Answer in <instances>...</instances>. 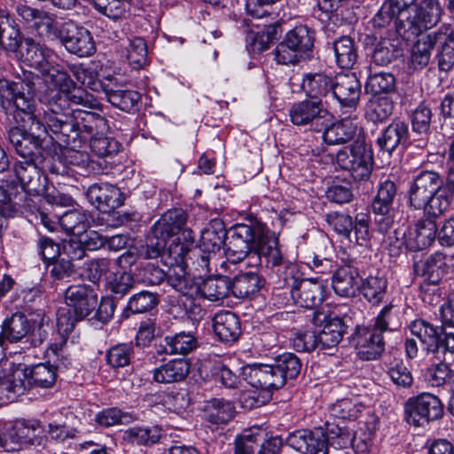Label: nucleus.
Here are the masks:
<instances>
[{"label": "nucleus", "instance_id": "obj_1", "mask_svg": "<svg viewBox=\"0 0 454 454\" xmlns=\"http://www.w3.org/2000/svg\"><path fill=\"white\" fill-rule=\"evenodd\" d=\"M0 104L15 122L9 130L10 142L24 160L33 159L35 150L42 147L47 137L46 128L35 115L34 82L0 79Z\"/></svg>", "mask_w": 454, "mask_h": 454}, {"label": "nucleus", "instance_id": "obj_2", "mask_svg": "<svg viewBox=\"0 0 454 454\" xmlns=\"http://www.w3.org/2000/svg\"><path fill=\"white\" fill-rule=\"evenodd\" d=\"M451 201V192L438 172L419 170L413 174L408 190L410 207L423 210L427 216L439 217L448 211Z\"/></svg>", "mask_w": 454, "mask_h": 454}, {"label": "nucleus", "instance_id": "obj_3", "mask_svg": "<svg viewBox=\"0 0 454 454\" xmlns=\"http://www.w3.org/2000/svg\"><path fill=\"white\" fill-rule=\"evenodd\" d=\"M23 43L25 47L23 55L26 61L31 67L40 70L46 82L59 86L62 91L67 92L74 87V82L67 73L53 66L56 54L51 49L36 43L30 37L25 38Z\"/></svg>", "mask_w": 454, "mask_h": 454}, {"label": "nucleus", "instance_id": "obj_4", "mask_svg": "<svg viewBox=\"0 0 454 454\" xmlns=\"http://www.w3.org/2000/svg\"><path fill=\"white\" fill-rule=\"evenodd\" d=\"M275 369L273 364L254 365L247 369L245 372L247 382L251 387L260 389L264 395L261 398L260 394L256 395L255 392L245 394L242 400L245 407L253 409L264 404L271 391L284 386L283 378Z\"/></svg>", "mask_w": 454, "mask_h": 454}, {"label": "nucleus", "instance_id": "obj_5", "mask_svg": "<svg viewBox=\"0 0 454 454\" xmlns=\"http://www.w3.org/2000/svg\"><path fill=\"white\" fill-rule=\"evenodd\" d=\"M66 103V98L59 95V91H55L51 100L43 108L42 120L37 114L35 115L46 128L47 137L51 136L49 133L51 132L55 136L52 139H56L59 143L67 144L70 133L75 132V130L71 117L63 112V106Z\"/></svg>", "mask_w": 454, "mask_h": 454}, {"label": "nucleus", "instance_id": "obj_6", "mask_svg": "<svg viewBox=\"0 0 454 454\" xmlns=\"http://www.w3.org/2000/svg\"><path fill=\"white\" fill-rule=\"evenodd\" d=\"M337 164L350 173L356 181H365L371 176L373 156L370 148L360 141H356L350 147L340 150L336 155Z\"/></svg>", "mask_w": 454, "mask_h": 454}, {"label": "nucleus", "instance_id": "obj_7", "mask_svg": "<svg viewBox=\"0 0 454 454\" xmlns=\"http://www.w3.org/2000/svg\"><path fill=\"white\" fill-rule=\"evenodd\" d=\"M391 306L384 307L378 315L372 329L359 330L356 338V346L359 357L363 360H375L384 351L382 332L387 329V316Z\"/></svg>", "mask_w": 454, "mask_h": 454}, {"label": "nucleus", "instance_id": "obj_8", "mask_svg": "<svg viewBox=\"0 0 454 454\" xmlns=\"http://www.w3.org/2000/svg\"><path fill=\"white\" fill-rule=\"evenodd\" d=\"M289 118L295 126H309L317 132H321L327 121L333 120L328 110V102L305 99L294 103L289 109Z\"/></svg>", "mask_w": 454, "mask_h": 454}, {"label": "nucleus", "instance_id": "obj_9", "mask_svg": "<svg viewBox=\"0 0 454 454\" xmlns=\"http://www.w3.org/2000/svg\"><path fill=\"white\" fill-rule=\"evenodd\" d=\"M405 413L408 423L422 427L442 419L444 410L438 396L425 392L406 402Z\"/></svg>", "mask_w": 454, "mask_h": 454}, {"label": "nucleus", "instance_id": "obj_10", "mask_svg": "<svg viewBox=\"0 0 454 454\" xmlns=\"http://www.w3.org/2000/svg\"><path fill=\"white\" fill-rule=\"evenodd\" d=\"M396 194L395 184L387 179L380 184L377 195L372 201L375 223L382 233H387L394 226L395 215L394 204Z\"/></svg>", "mask_w": 454, "mask_h": 454}, {"label": "nucleus", "instance_id": "obj_11", "mask_svg": "<svg viewBox=\"0 0 454 454\" xmlns=\"http://www.w3.org/2000/svg\"><path fill=\"white\" fill-rule=\"evenodd\" d=\"M401 12L389 0H385L372 19L374 27L383 28L395 22L397 35L405 41H411L421 35L412 22L401 21Z\"/></svg>", "mask_w": 454, "mask_h": 454}, {"label": "nucleus", "instance_id": "obj_12", "mask_svg": "<svg viewBox=\"0 0 454 454\" xmlns=\"http://www.w3.org/2000/svg\"><path fill=\"white\" fill-rule=\"evenodd\" d=\"M60 43L69 53L81 58L89 57L96 51L90 32L71 20L67 21V27Z\"/></svg>", "mask_w": 454, "mask_h": 454}, {"label": "nucleus", "instance_id": "obj_13", "mask_svg": "<svg viewBox=\"0 0 454 454\" xmlns=\"http://www.w3.org/2000/svg\"><path fill=\"white\" fill-rule=\"evenodd\" d=\"M86 196L99 211L110 212L123 205L125 197L121 190L108 183H97L89 186Z\"/></svg>", "mask_w": 454, "mask_h": 454}, {"label": "nucleus", "instance_id": "obj_14", "mask_svg": "<svg viewBox=\"0 0 454 454\" xmlns=\"http://www.w3.org/2000/svg\"><path fill=\"white\" fill-rule=\"evenodd\" d=\"M361 95V84L354 73L338 74L333 80L331 99L342 107H356Z\"/></svg>", "mask_w": 454, "mask_h": 454}, {"label": "nucleus", "instance_id": "obj_15", "mask_svg": "<svg viewBox=\"0 0 454 454\" xmlns=\"http://www.w3.org/2000/svg\"><path fill=\"white\" fill-rule=\"evenodd\" d=\"M286 442L288 446L302 454H327L326 437L319 430H297L289 434Z\"/></svg>", "mask_w": 454, "mask_h": 454}, {"label": "nucleus", "instance_id": "obj_16", "mask_svg": "<svg viewBox=\"0 0 454 454\" xmlns=\"http://www.w3.org/2000/svg\"><path fill=\"white\" fill-rule=\"evenodd\" d=\"M106 98L114 107L127 113H134L138 110L141 95L132 90H125L116 78H107V84L102 92Z\"/></svg>", "mask_w": 454, "mask_h": 454}, {"label": "nucleus", "instance_id": "obj_17", "mask_svg": "<svg viewBox=\"0 0 454 454\" xmlns=\"http://www.w3.org/2000/svg\"><path fill=\"white\" fill-rule=\"evenodd\" d=\"M66 305L76 311L79 317H88L98 305V296L88 285L70 286L65 293Z\"/></svg>", "mask_w": 454, "mask_h": 454}, {"label": "nucleus", "instance_id": "obj_18", "mask_svg": "<svg viewBox=\"0 0 454 454\" xmlns=\"http://www.w3.org/2000/svg\"><path fill=\"white\" fill-rule=\"evenodd\" d=\"M291 296L296 305L312 309L325 300V287L319 281L305 278L292 288Z\"/></svg>", "mask_w": 454, "mask_h": 454}, {"label": "nucleus", "instance_id": "obj_19", "mask_svg": "<svg viewBox=\"0 0 454 454\" xmlns=\"http://www.w3.org/2000/svg\"><path fill=\"white\" fill-rule=\"evenodd\" d=\"M436 217L419 219L413 229H411L406 237V248L411 251H419L429 247L434 241L437 232Z\"/></svg>", "mask_w": 454, "mask_h": 454}, {"label": "nucleus", "instance_id": "obj_20", "mask_svg": "<svg viewBox=\"0 0 454 454\" xmlns=\"http://www.w3.org/2000/svg\"><path fill=\"white\" fill-rule=\"evenodd\" d=\"M312 323L316 326H323L318 332L319 343L322 348H331L337 346L342 340L344 325L338 317L327 319L324 312L313 313Z\"/></svg>", "mask_w": 454, "mask_h": 454}, {"label": "nucleus", "instance_id": "obj_21", "mask_svg": "<svg viewBox=\"0 0 454 454\" xmlns=\"http://www.w3.org/2000/svg\"><path fill=\"white\" fill-rule=\"evenodd\" d=\"M38 423L26 420H17L4 435V450L12 452L23 446L31 444L36 437Z\"/></svg>", "mask_w": 454, "mask_h": 454}, {"label": "nucleus", "instance_id": "obj_22", "mask_svg": "<svg viewBox=\"0 0 454 454\" xmlns=\"http://www.w3.org/2000/svg\"><path fill=\"white\" fill-rule=\"evenodd\" d=\"M187 222V214L182 208L168 210L152 226V233L155 238L166 241L172 236L177 235Z\"/></svg>", "mask_w": 454, "mask_h": 454}, {"label": "nucleus", "instance_id": "obj_23", "mask_svg": "<svg viewBox=\"0 0 454 454\" xmlns=\"http://www.w3.org/2000/svg\"><path fill=\"white\" fill-rule=\"evenodd\" d=\"M361 278L356 268L351 265L339 267L332 278L334 292L342 297H353L360 290Z\"/></svg>", "mask_w": 454, "mask_h": 454}, {"label": "nucleus", "instance_id": "obj_24", "mask_svg": "<svg viewBox=\"0 0 454 454\" xmlns=\"http://www.w3.org/2000/svg\"><path fill=\"white\" fill-rule=\"evenodd\" d=\"M63 249L69 259L60 258L51 262L50 274L54 281H63L73 276L75 273V266L73 261L82 259L85 254L80 244L75 242L65 245Z\"/></svg>", "mask_w": 454, "mask_h": 454}, {"label": "nucleus", "instance_id": "obj_25", "mask_svg": "<svg viewBox=\"0 0 454 454\" xmlns=\"http://www.w3.org/2000/svg\"><path fill=\"white\" fill-rule=\"evenodd\" d=\"M447 267V256L439 252L415 262L413 265L415 274L425 278L427 281L432 284H436L441 280L446 273Z\"/></svg>", "mask_w": 454, "mask_h": 454}, {"label": "nucleus", "instance_id": "obj_26", "mask_svg": "<svg viewBox=\"0 0 454 454\" xmlns=\"http://www.w3.org/2000/svg\"><path fill=\"white\" fill-rule=\"evenodd\" d=\"M333 80L324 73L307 74L302 80V89L313 100H322L330 104Z\"/></svg>", "mask_w": 454, "mask_h": 454}, {"label": "nucleus", "instance_id": "obj_27", "mask_svg": "<svg viewBox=\"0 0 454 454\" xmlns=\"http://www.w3.org/2000/svg\"><path fill=\"white\" fill-rule=\"evenodd\" d=\"M213 330L215 335L223 342H235L240 333L239 317L231 311H221L213 318Z\"/></svg>", "mask_w": 454, "mask_h": 454}, {"label": "nucleus", "instance_id": "obj_28", "mask_svg": "<svg viewBox=\"0 0 454 454\" xmlns=\"http://www.w3.org/2000/svg\"><path fill=\"white\" fill-rule=\"evenodd\" d=\"M356 129V124L349 119H344L336 122H333V120L327 121L322 129V138L329 145L345 144L354 137Z\"/></svg>", "mask_w": 454, "mask_h": 454}, {"label": "nucleus", "instance_id": "obj_29", "mask_svg": "<svg viewBox=\"0 0 454 454\" xmlns=\"http://www.w3.org/2000/svg\"><path fill=\"white\" fill-rule=\"evenodd\" d=\"M226 238L224 223L219 218H215L201 231L200 247L204 252L216 254L224 245Z\"/></svg>", "mask_w": 454, "mask_h": 454}, {"label": "nucleus", "instance_id": "obj_30", "mask_svg": "<svg viewBox=\"0 0 454 454\" xmlns=\"http://www.w3.org/2000/svg\"><path fill=\"white\" fill-rule=\"evenodd\" d=\"M409 137L408 125L403 121H393L378 137L377 144L383 153L390 155L399 145L406 143Z\"/></svg>", "mask_w": 454, "mask_h": 454}, {"label": "nucleus", "instance_id": "obj_31", "mask_svg": "<svg viewBox=\"0 0 454 454\" xmlns=\"http://www.w3.org/2000/svg\"><path fill=\"white\" fill-rule=\"evenodd\" d=\"M191 364L184 358L171 359L153 371V379L159 383H175L184 380L189 374Z\"/></svg>", "mask_w": 454, "mask_h": 454}, {"label": "nucleus", "instance_id": "obj_32", "mask_svg": "<svg viewBox=\"0 0 454 454\" xmlns=\"http://www.w3.org/2000/svg\"><path fill=\"white\" fill-rule=\"evenodd\" d=\"M23 41L20 31L11 20L9 12L0 8V50L17 52Z\"/></svg>", "mask_w": 454, "mask_h": 454}, {"label": "nucleus", "instance_id": "obj_33", "mask_svg": "<svg viewBox=\"0 0 454 454\" xmlns=\"http://www.w3.org/2000/svg\"><path fill=\"white\" fill-rule=\"evenodd\" d=\"M435 44H439L437 54L439 68L448 71L454 66V30L442 26L434 32Z\"/></svg>", "mask_w": 454, "mask_h": 454}, {"label": "nucleus", "instance_id": "obj_34", "mask_svg": "<svg viewBox=\"0 0 454 454\" xmlns=\"http://www.w3.org/2000/svg\"><path fill=\"white\" fill-rule=\"evenodd\" d=\"M270 445V442L264 444L262 434L247 432L236 437L234 454H277Z\"/></svg>", "mask_w": 454, "mask_h": 454}, {"label": "nucleus", "instance_id": "obj_35", "mask_svg": "<svg viewBox=\"0 0 454 454\" xmlns=\"http://www.w3.org/2000/svg\"><path fill=\"white\" fill-rule=\"evenodd\" d=\"M67 27V21L58 19L53 14L43 12L35 27L37 35L49 42L60 41Z\"/></svg>", "mask_w": 454, "mask_h": 454}, {"label": "nucleus", "instance_id": "obj_36", "mask_svg": "<svg viewBox=\"0 0 454 454\" xmlns=\"http://www.w3.org/2000/svg\"><path fill=\"white\" fill-rule=\"evenodd\" d=\"M73 112L75 121L74 129L79 133H86L92 137L99 135V132H103L106 127V119L98 114L81 108L74 109Z\"/></svg>", "mask_w": 454, "mask_h": 454}, {"label": "nucleus", "instance_id": "obj_37", "mask_svg": "<svg viewBox=\"0 0 454 454\" xmlns=\"http://www.w3.org/2000/svg\"><path fill=\"white\" fill-rule=\"evenodd\" d=\"M231 290V280L220 274L205 279L200 286H198V292L211 301H222L227 297Z\"/></svg>", "mask_w": 454, "mask_h": 454}, {"label": "nucleus", "instance_id": "obj_38", "mask_svg": "<svg viewBox=\"0 0 454 454\" xmlns=\"http://www.w3.org/2000/svg\"><path fill=\"white\" fill-rule=\"evenodd\" d=\"M30 387L27 369L17 370L1 382L0 390L8 401L13 402L18 396L24 395Z\"/></svg>", "mask_w": 454, "mask_h": 454}, {"label": "nucleus", "instance_id": "obj_39", "mask_svg": "<svg viewBox=\"0 0 454 454\" xmlns=\"http://www.w3.org/2000/svg\"><path fill=\"white\" fill-rule=\"evenodd\" d=\"M30 331L29 321L22 313H15L2 324L1 336L11 342L20 341Z\"/></svg>", "mask_w": 454, "mask_h": 454}, {"label": "nucleus", "instance_id": "obj_40", "mask_svg": "<svg viewBox=\"0 0 454 454\" xmlns=\"http://www.w3.org/2000/svg\"><path fill=\"white\" fill-rule=\"evenodd\" d=\"M263 285L262 278L254 272H247L238 275L231 282V292L237 298H248L262 288Z\"/></svg>", "mask_w": 454, "mask_h": 454}, {"label": "nucleus", "instance_id": "obj_41", "mask_svg": "<svg viewBox=\"0 0 454 454\" xmlns=\"http://www.w3.org/2000/svg\"><path fill=\"white\" fill-rule=\"evenodd\" d=\"M262 241H258L261 244V254L266 261L268 267L278 270L280 267L285 266L286 263L279 247L278 239L273 232L268 230Z\"/></svg>", "mask_w": 454, "mask_h": 454}, {"label": "nucleus", "instance_id": "obj_42", "mask_svg": "<svg viewBox=\"0 0 454 454\" xmlns=\"http://www.w3.org/2000/svg\"><path fill=\"white\" fill-rule=\"evenodd\" d=\"M394 101L388 96H372L365 106V117L373 123L382 122L393 113Z\"/></svg>", "mask_w": 454, "mask_h": 454}, {"label": "nucleus", "instance_id": "obj_43", "mask_svg": "<svg viewBox=\"0 0 454 454\" xmlns=\"http://www.w3.org/2000/svg\"><path fill=\"white\" fill-rule=\"evenodd\" d=\"M434 32L422 35L411 48V62L414 68L426 67L431 58V52L435 45Z\"/></svg>", "mask_w": 454, "mask_h": 454}, {"label": "nucleus", "instance_id": "obj_44", "mask_svg": "<svg viewBox=\"0 0 454 454\" xmlns=\"http://www.w3.org/2000/svg\"><path fill=\"white\" fill-rule=\"evenodd\" d=\"M59 223L67 234L81 237L90 225V217L82 211L71 210L59 218Z\"/></svg>", "mask_w": 454, "mask_h": 454}, {"label": "nucleus", "instance_id": "obj_45", "mask_svg": "<svg viewBox=\"0 0 454 454\" xmlns=\"http://www.w3.org/2000/svg\"><path fill=\"white\" fill-rule=\"evenodd\" d=\"M268 228L261 223L254 226H249L247 224L239 223L233 227L232 234L230 239L236 241L239 244L248 245L249 248L259 244L258 241H262L264 235L268 231Z\"/></svg>", "mask_w": 454, "mask_h": 454}, {"label": "nucleus", "instance_id": "obj_46", "mask_svg": "<svg viewBox=\"0 0 454 454\" xmlns=\"http://www.w3.org/2000/svg\"><path fill=\"white\" fill-rule=\"evenodd\" d=\"M410 329L412 335L416 336L421 341L427 352L433 354L441 336V329L434 327L423 319L413 321L410 325Z\"/></svg>", "mask_w": 454, "mask_h": 454}, {"label": "nucleus", "instance_id": "obj_47", "mask_svg": "<svg viewBox=\"0 0 454 454\" xmlns=\"http://www.w3.org/2000/svg\"><path fill=\"white\" fill-rule=\"evenodd\" d=\"M284 39L303 58L312 51L314 45V32L307 26H298L288 31Z\"/></svg>", "mask_w": 454, "mask_h": 454}, {"label": "nucleus", "instance_id": "obj_48", "mask_svg": "<svg viewBox=\"0 0 454 454\" xmlns=\"http://www.w3.org/2000/svg\"><path fill=\"white\" fill-rule=\"evenodd\" d=\"M164 352L168 355L185 356L194 350L198 346L196 338L191 333L184 332L164 339Z\"/></svg>", "mask_w": 454, "mask_h": 454}, {"label": "nucleus", "instance_id": "obj_49", "mask_svg": "<svg viewBox=\"0 0 454 454\" xmlns=\"http://www.w3.org/2000/svg\"><path fill=\"white\" fill-rule=\"evenodd\" d=\"M433 364L427 369L426 379L433 387H440L447 384L450 387L452 369L454 363H448L442 360V356L435 358L432 356Z\"/></svg>", "mask_w": 454, "mask_h": 454}, {"label": "nucleus", "instance_id": "obj_50", "mask_svg": "<svg viewBox=\"0 0 454 454\" xmlns=\"http://www.w3.org/2000/svg\"><path fill=\"white\" fill-rule=\"evenodd\" d=\"M206 416L213 424H225L234 416L233 404L224 399L214 398L209 400L205 407Z\"/></svg>", "mask_w": 454, "mask_h": 454}, {"label": "nucleus", "instance_id": "obj_51", "mask_svg": "<svg viewBox=\"0 0 454 454\" xmlns=\"http://www.w3.org/2000/svg\"><path fill=\"white\" fill-rule=\"evenodd\" d=\"M337 65L341 68H351L357 59L354 42L349 36H341L333 43Z\"/></svg>", "mask_w": 454, "mask_h": 454}, {"label": "nucleus", "instance_id": "obj_52", "mask_svg": "<svg viewBox=\"0 0 454 454\" xmlns=\"http://www.w3.org/2000/svg\"><path fill=\"white\" fill-rule=\"evenodd\" d=\"M31 387L51 388L55 385L57 372L49 363H40L27 368Z\"/></svg>", "mask_w": 454, "mask_h": 454}, {"label": "nucleus", "instance_id": "obj_53", "mask_svg": "<svg viewBox=\"0 0 454 454\" xmlns=\"http://www.w3.org/2000/svg\"><path fill=\"white\" fill-rule=\"evenodd\" d=\"M69 70L79 82L92 91L103 92L107 84V78L104 81L99 80L91 66L74 64L69 66Z\"/></svg>", "mask_w": 454, "mask_h": 454}, {"label": "nucleus", "instance_id": "obj_54", "mask_svg": "<svg viewBox=\"0 0 454 454\" xmlns=\"http://www.w3.org/2000/svg\"><path fill=\"white\" fill-rule=\"evenodd\" d=\"M192 252V249L181 242V238L177 237L166 250V254L170 259L168 264L180 271H184V269L189 266V260L192 259L191 255Z\"/></svg>", "mask_w": 454, "mask_h": 454}, {"label": "nucleus", "instance_id": "obj_55", "mask_svg": "<svg viewBox=\"0 0 454 454\" xmlns=\"http://www.w3.org/2000/svg\"><path fill=\"white\" fill-rule=\"evenodd\" d=\"M160 437V429L153 427H134L124 431L123 440L131 444L150 445L156 443Z\"/></svg>", "mask_w": 454, "mask_h": 454}, {"label": "nucleus", "instance_id": "obj_56", "mask_svg": "<svg viewBox=\"0 0 454 454\" xmlns=\"http://www.w3.org/2000/svg\"><path fill=\"white\" fill-rule=\"evenodd\" d=\"M202 367L205 369L210 368V375L206 374V378H212L216 382H220L225 387L236 388L240 383L239 376L221 363L212 364L209 361H205L202 364Z\"/></svg>", "mask_w": 454, "mask_h": 454}, {"label": "nucleus", "instance_id": "obj_57", "mask_svg": "<svg viewBox=\"0 0 454 454\" xmlns=\"http://www.w3.org/2000/svg\"><path fill=\"white\" fill-rule=\"evenodd\" d=\"M134 284L133 276L127 271H121L107 277L105 286L115 298H122L133 288Z\"/></svg>", "mask_w": 454, "mask_h": 454}, {"label": "nucleus", "instance_id": "obj_58", "mask_svg": "<svg viewBox=\"0 0 454 454\" xmlns=\"http://www.w3.org/2000/svg\"><path fill=\"white\" fill-rule=\"evenodd\" d=\"M387 284L383 277L369 276L360 284V289L370 302L379 304L386 294Z\"/></svg>", "mask_w": 454, "mask_h": 454}, {"label": "nucleus", "instance_id": "obj_59", "mask_svg": "<svg viewBox=\"0 0 454 454\" xmlns=\"http://www.w3.org/2000/svg\"><path fill=\"white\" fill-rule=\"evenodd\" d=\"M273 364L276 372L283 378L284 385L287 379L296 378L301 368L300 359L293 353L280 355Z\"/></svg>", "mask_w": 454, "mask_h": 454}, {"label": "nucleus", "instance_id": "obj_60", "mask_svg": "<svg viewBox=\"0 0 454 454\" xmlns=\"http://www.w3.org/2000/svg\"><path fill=\"white\" fill-rule=\"evenodd\" d=\"M395 88V78L390 73L380 72L371 74L366 82L365 89L374 96L390 93Z\"/></svg>", "mask_w": 454, "mask_h": 454}, {"label": "nucleus", "instance_id": "obj_61", "mask_svg": "<svg viewBox=\"0 0 454 454\" xmlns=\"http://www.w3.org/2000/svg\"><path fill=\"white\" fill-rule=\"evenodd\" d=\"M49 359L48 363L57 371H62L69 368L72 364V358L66 348V340H62L60 343L51 344L46 352Z\"/></svg>", "mask_w": 454, "mask_h": 454}, {"label": "nucleus", "instance_id": "obj_62", "mask_svg": "<svg viewBox=\"0 0 454 454\" xmlns=\"http://www.w3.org/2000/svg\"><path fill=\"white\" fill-rule=\"evenodd\" d=\"M147 45L141 37H135L129 42L127 47V59L136 69L142 67L147 60Z\"/></svg>", "mask_w": 454, "mask_h": 454}, {"label": "nucleus", "instance_id": "obj_63", "mask_svg": "<svg viewBox=\"0 0 454 454\" xmlns=\"http://www.w3.org/2000/svg\"><path fill=\"white\" fill-rule=\"evenodd\" d=\"M397 51L394 43L384 38L375 45L372 53V63L376 66H387L396 57Z\"/></svg>", "mask_w": 454, "mask_h": 454}, {"label": "nucleus", "instance_id": "obj_64", "mask_svg": "<svg viewBox=\"0 0 454 454\" xmlns=\"http://www.w3.org/2000/svg\"><path fill=\"white\" fill-rule=\"evenodd\" d=\"M158 304L157 295L148 291H141L132 295L128 302L127 309L132 313H145Z\"/></svg>", "mask_w": 454, "mask_h": 454}]
</instances>
